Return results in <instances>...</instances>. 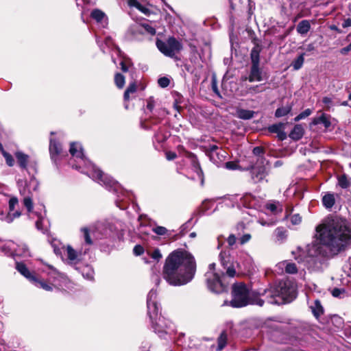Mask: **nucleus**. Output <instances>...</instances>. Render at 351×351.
Returning a JSON list of instances; mask_svg holds the SVG:
<instances>
[{"instance_id": "38", "label": "nucleus", "mask_w": 351, "mask_h": 351, "mask_svg": "<svg viewBox=\"0 0 351 351\" xmlns=\"http://www.w3.org/2000/svg\"><path fill=\"white\" fill-rule=\"evenodd\" d=\"M153 232L158 235H165L167 234V237H170L171 235V231L168 230L165 227L163 226H156L152 229Z\"/></svg>"}, {"instance_id": "4", "label": "nucleus", "mask_w": 351, "mask_h": 351, "mask_svg": "<svg viewBox=\"0 0 351 351\" xmlns=\"http://www.w3.org/2000/svg\"><path fill=\"white\" fill-rule=\"evenodd\" d=\"M236 275L234 266L228 267L226 273L206 272L205 282L208 289L214 293L221 294L228 291L229 281L228 277L233 278Z\"/></svg>"}, {"instance_id": "29", "label": "nucleus", "mask_w": 351, "mask_h": 351, "mask_svg": "<svg viewBox=\"0 0 351 351\" xmlns=\"http://www.w3.org/2000/svg\"><path fill=\"white\" fill-rule=\"evenodd\" d=\"M306 55V53L305 52L302 53L292 61L291 66H293L294 70L297 71L302 67L304 62V56Z\"/></svg>"}, {"instance_id": "34", "label": "nucleus", "mask_w": 351, "mask_h": 351, "mask_svg": "<svg viewBox=\"0 0 351 351\" xmlns=\"http://www.w3.org/2000/svg\"><path fill=\"white\" fill-rule=\"evenodd\" d=\"M275 235L278 241L282 242L287 237V230L283 227H278L275 230Z\"/></svg>"}, {"instance_id": "64", "label": "nucleus", "mask_w": 351, "mask_h": 351, "mask_svg": "<svg viewBox=\"0 0 351 351\" xmlns=\"http://www.w3.org/2000/svg\"><path fill=\"white\" fill-rule=\"evenodd\" d=\"M236 241H237V237L233 234H230L227 239V242H228L229 246H230V247L234 245L236 243Z\"/></svg>"}, {"instance_id": "43", "label": "nucleus", "mask_w": 351, "mask_h": 351, "mask_svg": "<svg viewBox=\"0 0 351 351\" xmlns=\"http://www.w3.org/2000/svg\"><path fill=\"white\" fill-rule=\"evenodd\" d=\"M285 272L290 274H295L298 273V267L294 263H289L285 266Z\"/></svg>"}, {"instance_id": "27", "label": "nucleus", "mask_w": 351, "mask_h": 351, "mask_svg": "<svg viewBox=\"0 0 351 351\" xmlns=\"http://www.w3.org/2000/svg\"><path fill=\"white\" fill-rule=\"evenodd\" d=\"M90 16L97 23H101L106 15L101 10L95 8L91 11Z\"/></svg>"}, {"instance_id": "24", "label": "nucleus", "mask_w": 351, "mask_h": 351, "mask_svg": "<svg viewBox=\"0 0 351 351\" xmlns=\"http://www.w3.org/2000/svg\"><path fill=\"white\" fill-rule=\"evenodd\" d=\"M252 43L254 45V47L250 51V57H252V54L254 55H258V56H260V54L263 50V46L260 44L259 39L256 36L252 37Z\"/></svg>"}, {"instance_id": "41", "label": "nucleus", "mask_w": 351, "mask_h": 351, "mask_svg": "<svg viewBox=\"0 0 351 351\" xmlns=\"http://www.w3.org/2000/svg\"><path fill=\"white\" fill-rule=\"evenodd\" d=\"M330 115L322 113L320 116L321 123L324 125L326 129L329 128L331 126V122L330 120Z\"/></svg>"}, {"instance_id": "49", "label": "nucleus", "mask_w": 351, "mask_h": 351, "mask_svg": "<svg viewBox=\"0 0 351 351\" xmlns=\"http://www.w3.org/2000/svg\"><path fill=\"white\" fill-rule=\"evenodd\" d=\"M143 28L144 31V34L147 33L148 34H150L152 36H154L156 34V29L153 27L152 26L149 25L147 23H143Z\"/></svg>"}, {"instance_id": "11", "label": "nucleus", "mask_w": 351, "mask_h": 351, "mask_svg": "<svg viewBox=\"0 0 351 351\" xmlns=\"http://www.w3.org/2000/svg\"><path fill=\"white\" fill-rule=\"evenodd\" d=\"M256 293L258 294V298H261V296H265L266 302L269 304H282V302L278 299L275 285L271 286L269 289H266L262 292L256 291Z\"/></svg>"}, {"instance_id": "61", "label": "nucleus", "mask_w": 351, "mask_h": 351, "mask_svg": "<svg viewBox=\"0 0 351 351\" xmlns=\"http://www.w3.org/2000/svg\"><path fill=\"white\" fill-rule=\"evenodd\" d=\"M226 256V253L225 252H221L219 255V257L220 258L221 263L223 266V267L224 268H226V267L228 268V267H230L231 265L228 266V263L225 260V256Z\"/></svg>"}, {"instance_id": "3", "label": "nucleus", "mask_w": 351, "mask_h": 351, "mask_svg": "<svg viewBox=\"0 0 351 351\" xmlns=\"http://www.w3.org/2000/svg\"><path fill=\"white\" fill-rule=\"evenodd\" d=\"M232 300L230 306L233 308H242L248 305L263 306L265 300L258 298L256 291L250 292L245 282H236L232 286Z\"/></svg>"}, {"instance_id": "40", "label": "nucleus", "mask_w": 351, "mask_h": 351, "mask_svg": "<svg viewBox=\"0 0 351 351\" xmlns=\"http://www.w3.org/2000/svg\"><path fill=\"white\" fill-rule=\"evenodd\" d=\"M224 166L228 170H243L237 160L226 162Z\"/></svg>"}, {"instance_id": "2", "label": "nucleus", "mask_w": 351, "mask_h": 351, "mask_svg": "<svg viewBox=\"0 0 351 351\" xmlns=\"http://www.w3.org/2000/svg\"><path fill=\"white\" fill-rule=\"evenodd\" d=\"M196 269L194 256L186 250L178 249L166 258L162 276L170 285L182 286L193 279Z\"/></svg>"}, {"instance_id": "18", "label": "nucleus", "mask_w": 351, "mask_h": 351, "mask_svg": "<svg viewBox=\"0 0 351 351\" xmlns=\"http://www.w3.org/2000/svg\"><path fill=\"white\" fill-rule=\"evenodd\" d=\"M304 134V129L301 124H296L290 132L289 136L295 141L300 140Z\"/></svg>"}, {"instance_id": "36", "label": "nucleus", "mask_w": 351, "mask_h": 351, "mask_svg": "<svg viewBox=\"0 0 351 351\" xmlns=\"http://www.w3.org/2000/svg\"><path fill=\"white\" fill-rule=\"evenodd\" d=\"M187 158L191 160V164L193 170L201 167L197 156L194 153H187Z\"/></svg>"}, {"instance_id": "37", "label": "nucleus", "mask_w": 351, "mask_h": 351, "mask_svg": "<svg viewBox=\"0 0 351 351\" xmlns=\"http://www.w3.org/2000/svg\"><path fill=\"white\" fill-rule=\"evenodd\" d=\"M121 69L123 73L129 71L130 67L133 66V63L130 58H124L120 62Z\"/></svg>"}, {"instance_id": "30", "label": "nucleus", "mask_w": 351, "mask_h": 351, "mask_svg": "<svg viewBox=\"0 0 351 351\" xmlns=\"http://www.w3.org/2000/svg\"><path fill=\"white\" fill-rule=\"evenodd\" d=\"M220 149L216 145H210L206 150V154L210 158V160L214 163H217V160L215 156V154Z\"/></svg>"}, {"instance_id": "5", "label": "nucleus", "mask_w": 351, "mask_h": 351, "mask_svg": "<svg viewBox=\"0 0 351 351\" xmlns=\"http://www.w3.org/2000/svg\"><path fill=\"white\" fill-rule=\"evenodd\" d=\"M153 295V293L149 292L147 296V315L154 332L158 333H163L165 332L166 329L165 320L161 314L159 313L157 302L152 299Z\"/></svg>"}, {"instance_id": "56", "label": "nucleus", "mask_w": 351, "mask_h": 351, "mask_svg": "<svg viewBox=\"0 0 351 351\" xmlns=\"http://www.w3.org/2000/svg\"><path fill=\"white\" fill-rule=\"evenodd\" d=\"M144 247L141 245L138 244L134 247L133 253L136 256H141L144 253Z\"/></svg>"}, {"instance_id": "51", "label": "nucleus", "mask_w": 351, "mask_h": 351, "mask_svg": "<svg viewBox=\"0 0 351 351\" xmlns=\"http://www.w3.org/2000/svg\"><path fill=\"white\" fill-rule=\"evenodd\" d=\"M82 231L84 233V237L85 242L88 245H92L93 244V241H92V239L90 238V236L89 229L88 228H82Z\"/></svg>"}, {"instance_id": "1", "label": "nucleus", "mask_w": 351, "mask_h": 351, "mask_svg": "<svg viewBox=\"0 0 351 351\" xmlns=\"http://www.w3.org/2000/svg\"><path fill=\"white\" fill-rule=\"evenodd\" d=\"M316 231L320 242L308 246L307 253L311 257L327 256L326 248L332 254H337L351 242V228L343 218L335 217L328 225L317 226Z\"/></svg>"}, {"instance_id": "28", "label": "nucleus", "mask_w": 351, "mask_h": 351, "mask_svg": "<svg viewBox=\"0 0 351 351\" xmlns=\"http://www.w3.org/2000/svg\"><path fill=\"white\" fill-rule=\"evenodd\" d=\"M338 185L341 189H348L351 186V180L346 174H341L337 177Z\"/></svg>"}, {"instance_id": "23", "label": "nucleus", "mask_w": 351, "mask_h": 351, "mask_svg": "<svg viewBox=\"0 0 351 351\" xmlns=\"http://www.w3.org/2000/svg\"><path fill=\"white\" fill-rule=\"evenodd\" d=\"M312 310V313L316 319H319L320 316L324 314V309L321 304L319 300L317 299L314 302V306H311Z\"/></svg>"}, {"instance_id": "58", "label": "nucleus", "mask_w": 351, "mask_h": 351, "mask_svg": "<svg viewBox=\"0 0 351 351\" xmlns=\"http://www.w3.org/2000/svg\"><path fill=\"white\" fill-rule=\"evenodd\" d=\"M332 295L335 298H341V295L345 293L344 289L334 288L331 292Z\"/></svg>"}, {"instance_id": "25", "label": "nucleus", "mask_w": 351, "mask_h": 351, "mask_svg": "<svg viewBox=\"0 0 351 351\" xmlns=\"http://www.w3.org/2000/svg\"><path fill=\"white\" fill-rule=\"evenodd\" d=\"M137 88V84L135 81L129 84L123 93V101L125 102H128L130 100V95L136 93Z\"/></svg>"}, {"instance_id": "21", "label": "nucleus", "mask_w": 351, "mask_h": 351, "mask_svg": "<svg viewBox=\"0 0 351 351\" xmlns=\"http://www.w3.org/2000/svg\"><path fill=\"white\" fill-rule=\"evenodd\" d=\"M323 206L327 208L330 209L333 207L335 204V194L328 192L326 193L322 199Z\"/></svg>"}, {"instance_id": "20", "label": "nucleus", "mask_w": 351, "mask_h": 351, "mask_svg": "<svg viewBox=\"0 0 351 351\" xmlns=\"http://www.w3.org/2000/svg\"><path fill=\"white\" fill-rule=\"evenodd\" d=\"M252 153L254 155L257 156L256 164H263L266 162L268 163V161L264 157V154L265 153V149L262 146H256L254 147L252 150Z\"/></svg>"}, {"instance_id": "53", "label": "nucleus", "mask_w": 351, "mask_h": 351, "mask_svg": "<svg viewBox=\"0 0 351 351\" xmlns=\"http://www.w3.org/2000/svg\"><path fill=\"white\" fill-rule=\"evenodd\" d=\"M158 84L161 88H166L170 84V80L167 77H161L158 80Z\"/></svg>"}, {"instance_id": "50", "label": "nucleus", "mask_w": 351, "mask_h": 351, "mask_svg": "<svg viewBox=\"0 0 351 351\" xmlns=\"http://www.w3.org/2000/svg\"><path fill=\"white\" fill-rule=\"evenodd\" d=\"M21 215V213L19 210H16L15 212H9L8 215L6 216V221L8 223H11L12 221L17 217H19Z\"/></svg>"}, {"instance_id": "16", "label": "nucleus", "mask_w": 351, "mask_h": 351, "mask_svg": "<svg viewBox=\"0 0 351 351\" xmlns=\"http://www.w3.org/2000/svg\"><path fill=\"white\" fill-rule=\"evenodd\" d=\"M17 163L22 170L27 169V164L29 160V156L21 151H17L14 153Z\"/></svg>"}, {"instance_id": "31", "label": "nucleus", "mask_w": 351, "mask_h": 351, "mask_svg": "<svg viewBox=\"0 0 351 351\" xmlns=\"http://www.w3.org/2000/svg\"><path fill=\"white\" fill-rule=\"evenodd\" d=\"M228 337L226 331H222L217 338V350H222L227 344Z\"/></svg>"}, {"instance_id": "10", "label": "nucleus", "mask_w": 351, "mask_h": 351, "mask_svg": "<svg viewBox=\"0 0 351 351\" xmlns=\"http://www.w3.org/2000/svg\"><path fill=\"white\" fill-rule=\"evenodd\" d=\"M246 170L250 171L251 178L254 183L262 182L267 176L265 163L250 165Z\"/></svg>"}, {"instance_id": "26", "label": "nucleus", "mask_w": 351, "mask_h": 351, "mask_svg": "<svg viewBox=\"0 0 351 351\" xmlns=\"http://www.w3.org/2000/svg\"><path fill=\"white\" fill-rule=\"evenodd\" d=\"M297 32L301 35L306 34L311 29V24L308 20L301 21L297 25Z\"/></svg>"}, {"instance_id": "19", "label": "nucleus", "mask_w": 351, "mask_h": 351, "mask_svg": "<svg viewBox=\"0 0 351 351\" xmlns=\"http://www.w3.org/2000/svg\"><path fill=\"white\" fill-rule=\"evenodd\" d=\"M293 106V103H288L286 106H281L278 107L276 111L274 116L276 118H280L285 116L288 115L292 111V108Z\"/></svg>"}, {"instance_id": "62", "label": "nucleus", "mask_w": 351, "mask_h": 351, "mask_svg": "<svg viewBox=\"0 0 351 351\" xmlns=\"http://www.w3.org/2000/svg\"><path fill=\"white\" fill-rule=\"evenodd\" d=\"M165 157L167 160H173L177 158V154L174 152L167 151L165 152Z\"/></svg>"}, {"instance_id": "12", "label": "nucleus", "mask_w": 351, "mask_h": 351, "mask_svg": "<svg viewBox=\"0 0 351 351\" xmlns=\"http://www.w3.org/2000/svg\"><path fill=\"white\" fill-rule=\"evenodd\" d=\"M94 176L100 183H102L107 188H113L117 184V182L114 180L104 173L101 169H95Z\"/></svg>"}, {"instance_id": "60", "label": "nucleus", "mask_w": 351, "mask_h": 351, "mask_svg": "<svg viewBox=\"0 0 351 351\" xmlns=\"http://www.w3.org/2000/svg\"><path fill=\"white\" fill-rule=\"evenodd\" d=\"M194 171L197 173V176L201 180V185L203 186L204 183V175L202 167H199L197 169H194Z\"/></svg>"}, {"instance_id": "39", "label": "nucleus", "mask_w": 351, "mask_h": 351, "mask_svg": "<svg viewBox=\"0 0 351 351\" xmlns=\"http://www.w3.org/2000/svg\"><path fill=\"white\" fill-rule=\"evenodd\" d=\"M331 322L332 324L338 328H341L343 327V319L342 317L337 315H333L332 316H331Z\"/></svg>"}, {"instance_id": "35", "label": "nucleus", "mask_w": 351, "mask_h": 351, "mask_svg": "<svg viewBox=\"0 0 351 351\" xmlns=\"http://www.w3.org/2000/svg\"><path fill=\"white\" fill-rule=\"evenodd\" d=\"M66 253L67 258L71 263H76L77 262V253L71 245H67Z\"/></svg>"}, {"instance_id": "52", "label": "nucleus", "mask_w": 351, "mask_h": 351, "mask_svg": "<svg viewBox=\"0 0 351 351\" xmlns=\"http://www.w3.org/2000/svg\"><path fill=\"white\" fill-rule=\"evenodd\" d=\"M211 88L215 94H216L219 97L221 98L220 92L218 89L217 82L215 76H213L211 80Z\"/></svg>"}, {"instance_id": "45", "label": "nucleus", "mask_w": 351, "mask_h": 351, "mask_svg": "<svg viewBox=\"0 0 351 351\" xmlns=\"http://www.w3.org/2000/svg\"><path fill=\"white\" fill-rule=\"evenodd\" d=\"M265 208L267 210H270L274 214L282 212V207L279 210H278V207H277L276 203H270V202L267 203L265 205Z\"/></svg>"}, {"instance_id": "6", "label": "nucleus", "mask_w": 351, "mask_h": 351, "mask_svg": "<svg viewBox=\"0 0 351 351\" xmlns=\"http://www.w3.org/2000/svg\"><path fill=\"white\" fill-rule=\"evenodd\" d=\"M156 45L158 50L165 56L171 58L175 60H180L176 53H180L182 49V44L174 36H170L167 41L157 39Z\"/></svg>"}, {"instance_id": "44", "label": "nucleus", "mask_w": 351, "mask_h": 351, "mask_svg": "<svg viewBox=\"0 0 351 351\" xmlns=\"http://www.w3.org/2000/svg\"><path fill=\"white\" fill-rule=\"evenodd\" d=\"M312 113V110L310 108H307L303 112H300L298 116H296L293 120L295 122H298L300 121L301 119H303L309 115H311Z\"/></svg>"}, {"instance_id": "15", "label": "nucleus", "mask_w": 351, "mask_h": 351, "mask_svg": "<svg viewBox=\"0 0 351 351\" xmlns=\"http://www.w3.org/2000/svg\"><path fill=\"white\" fill-rule=\"evenodd\" d=\"M171 136L170 132L165 126H160L154 135V140L158 143L165 142Z\"/></svg>"}, {"instance_id": "54", "label": "nucleus", "mask_w": 351, "mask_h": 351, "mask_svg": "<svg viewBox=\"0 0 351 351\" xmlns=\"http://www.w3.org/2000/svg\"><path fill=\"white\" fill-rule=\"evenodd\" d=\"M18 203L19 201L16 197H11L9 200V212H13Z\"/></svg>"}, {"instance_id": "17", "label": "nucleus", "mask_w": 351, "mask_h": 351, "mask_svg": "<svg viewBox=\"0 0 351 351\" xmlns=\"http://www.w3.org/2000/svg\"><path fill=\"white\" fill-rule=\"evenodd\" d=\"M69 153L72 156H75L82 160L85 158L82 145L76 142H71L70 143Z\"/></svg>"}, {"instance_id": "22", "label": "nucleus", "mask_w": 351, "mask_h": 351, "mask_svg": "<svg viewBox=\"0 0 351 351\" xmlns=\"http://www.w3.org/2000/svg\"><path fill=\"white\" fill-rule=\"evenodd\" d=\"M32 283L35 285L36 287L43 289L47 291H51L53 290V285L49 284L43 279H41L38 275L35 277V280H32Z\"/></svg>"}, {"instance_id": "46", "label": "nucleus", "mask_w": 351, "mask_h": 351, "mask_svg": "<svg viewBox=\"0 0 351 351\" xmlns=\"http://www.w3.org/2000/svg\"><path fill=\"white\" fill-rule=\"evenodd\" d=\"M23 204L29 213H31L33 210L34 204L32 199L30 197H25L23 199Z\"/></svg>"}, {"instance_id": "55", "label": "nucleus", "mask_w": 351, "mask_h": 351, "mask_svg": "<svg viewBox=\"0 0 351 351\" xmlns=\"http://www.w3.org/2000/svg\"><path fill=\"white\" fill-rule=\"evenodd\" d=\"M155 106V100L154 99V97H149L147 99V106L146 108L147 110H149L150 112H152Z\"/></svg>"}, {"instance_id": "57", "label": "nucleus", "mask_w": 351, "mask_h": 351, "mask_svg": "<svg viewBox=\"0 0 351 351\" xmlns=\"http://www.w3.org/2000/svg\"><path fill=\"white\" fill-rule=\"evenodd\" d=\"M302 221V217L300 214H295L291 217V222L293 225H298Z\"/></svg>"}, {"instance_id": "9", "label": "nucleus", "mask_w": 351, "mask_h": 351, "mask_svg": "<svg viewBox=\"0 0 351 351\" xmlns=\"http://www.w3.org/2000/svg\"><path fill=\"white\" fill-rule=\"evenodd\" d=\"M49 151L50 158L56 165L67 156L66 152L63 150L61 143L56 138H50Z\"/></svg>"}, {"instance_id": "7", "label": "nucleus", "mask_w": 351, "mask_h": 351, "mask_svg": "<svg viewBox=\"0 0 351 351\" xmlns=\"http://www.w3.org/2000/svg\"><path fill=\"white\" fill-rule=\"evenodd\" d=\"M278 300L282 304L289 303L296 298V291L294 286L289 281H280L274 285Z\"/></svg>"}, {"instance_id": "33", "label": "nucleus", "mask_w": 351, "mask_h": 351, "mask_svg": "<svg viewBox=\"0 0 351 351\" xmlns=\"http://www.w3.org/2000/svg\"><path fill=\"white\" fill-rule=\"evenodd\" d=\"M114 81L116 86L119 89H121L123 88L125 83V76L120 73H117L114 75Z\"/></svg>"}, {"instance_id": "42", "label": "nucleus", "mask_w": 351, "mask_h": 351, "mask_svg": "<svg viewBox=\"0 0 351 351\" xmlns=\"http://www.w3.org/2000/svg\"><path fill=\"white\" fill-rule=\"evenodd\" d=\"M2 154L5 158L7 165L9 167H13L14 165V159L12 154H10V153L7 152L5 150L2 151Z\"/></svg>"}, {"instance_id": "8", "label": "nucleus", "mask_w": 351, "mask_h": 351, "mask_svg": "<svg viewBox=\"0 0 351 351\" xmlns=\"http://www.w3.org/2000/svg\"><path fill=\"white\" fill-rule=\"evenodd\" d=\"M251 66L250 74L246 78L250 82H261L267 79L268 76L260 67V56L252 54L250 57Z\"/></svg>"}, {"instance_id": "47", "label": "nucleus", "mask_w": 351, "mask_h": 351, "mask_svg": "<svg viewBox=\"0 0 351 351\" xmlns=\"http://www.w3.org/2000/svg\"><path fill=\"white\" fill-rule=\"evenodd\" d=\"M226 151L220 149L215 154V156L217 160V163H215L216 165H219L221 162H222L226 157Z\"/></svg>"}, {"instance_id": "13", "label": "nucleus", "mask_w": 351, "mask_h": 351, "mask_svg": "<svg viewBox=\"0 0 351 351\" xmlns=\"http://www.w3.org/2000/svg\"><path fill=\"white\" fill-rule=\"evenodd\" d=\"M287 123L279 122L269 125L267 130L270 133L277 134V138L279 141H283L287 138V133L284 131Z\"/></svg>"}, {"instance_id": "32", "label": "nucleus", "mask_w": 351, "mask_h": 351, "mask_svg": "<svg viewBox=\"0 0 351 351\" xmlns=\"http://www.w3.org/2000/svg\"><path fill=\"white\" fill-rule=\"evenodd\" d=\"M254 113L253 110L240 109L238 110V117L241 119L248 120L254 117Z\"/></svg>"}, {"instance_id": "14", "label": "nucleus", "mask_w": 351, "mask_h": 351, "mask_svg": "<svg viewBox=\"0 0 351 351\" xmlns=\"http://www.w3.org/2000/svg\"><path fill=\"white\" fill-rule=\"evenodd\" d=\"M15 268L22 276L31 282L32 280H35V277L37 274L34 271H30L23 262H16Z\"/></svg>"}, {"instance_id": "63", "label": "nucleus", "mask_w": 351, "mask_h": 351, "mask_svg": "<svg viewBox=\"0 0 351 351\" xmlns=\"http://www.w3.org/2000/svg\"><path fill=\"white\" fill-rule=\"evenodd\" d=\"M148 121L152 125H157L161 122V119L153 115L149 118Z\"/></svg>"}, {"instance_id": "48", "label": "nucleus", "mask_w": 351, "mask_h": 351, "mask_svg": "<svg viewBox=\"0 0 351 351\" xmlns=\"http://www.w3.org/2000/svg\"><path fill=\"white\" fill-rule=\"evenodd\" d=\"M131 31H132V34L133 35H138V34L143 35V34H145L142 24H138V25H136L133 26L131 29Z\"/></svg>"}, {"instance_id": "59", "label": "nucleus", "mask_w": 351, "mask_h": 351, "mask_svg": "<svg viewBox=\"0 0 351 351\" xmlns=\"http://www.w3.org/2000/svg\"><path fill=\"white\" fill-rule=\"evenodd\" d=\"M150 256L157 261H159V260L162 258V254L160 253V251L159 249L156 248L150 254Z\"/></svg>"}]
</instances>
